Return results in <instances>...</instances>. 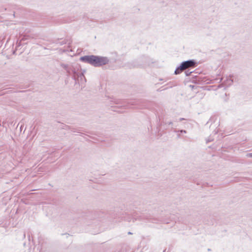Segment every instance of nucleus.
Wrapping results in <instances>:
<instances>
[{
	"mask_svg": "<svg viewBox=\"0 0 252 252\" xmlns=\"http://www.w3.org/2000/svg\"><path fill=\"white\" fill-rule=\"evenodd\" d=\"M80 60L83 62L88 63L94 66H97L104 65L108 63L106 58L95 56H85L80 58Z\"/></svg>",
	"mask_w": 252,
	"mask_h": 252,
	"instance_id": "obj_1",
	"label": "nucleus"
},
{
	"mask_svg": "<svg viewBox=\"0 0 252 252\" xmlns=\"http://www.w3.org/2000/svg\"><path fill=\"white\" fill-rule=\"evenodd\" d=\"M195 66V63L192 60L183 62L180 66L175 70V73L176 74H180L183 70L190 67H194Z\"/></svg>",
	"mask_w": 252,
	"mask_h": 252,
	"instance_id": "obj_2",
	"label": "nucleus"
}]
</instances>
